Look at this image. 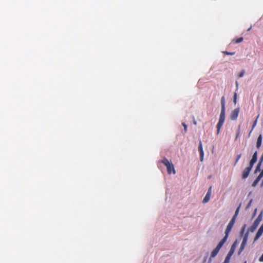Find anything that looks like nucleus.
<instances>
[{"instance_id":"nucleus-1","label":"nucleus","mask_w":263,"mask_h":263,"mask_svg":"<svg viewBox=\"0 0 263 263\" xmlns=\"http://www.w3.org/2000/svg\"><path fill=\"white\" fill-rule=\"evenodd\" d=\"M162 162L165 165L167 168V172L169 174L173 173L175 174L176 173L173 164L170 162L167 159H164Z\"/></svg>"},{"instance_id":"nucleus-2","label":"nucleus","mask_w":263,"mask_h":263,"mask_svg":"<svg viewBox=\"0 0 263 263\" xmlns=\"http://www.w3.org/2000/svg\"><path fill=\"white\" fill-rule=\"evenodd\" d=\"M262 212L259 214L257 218L256 219V220L254 221L253 224L248 229V231H250L251 232H254V231L256 230L259 224L260 223V221L262 220Z\"/></svg>"},{"instance_id":"nucleus-3","label":"nucleus","mask_w":263,"mask_h":263,"mask_svg":"<svg viewBox=\"0 0 263 263\" xmlns=\"http://www.w3.org/2000/svg\"><path fill=\"white\" fill-rule=\"evenodd\" d=\"M235 220L236 218L233 217L230 221L229 222V223H228L225 231L226 236H227L228 237L229 233L231 231L233 227V225L235 222Z\"/></svg>"},{"instance_id":"nucleus-4","label":"nucleus","mask_w":263,"mask_h":263,"mask_svg":"<svg viewBox=\"0 0 263 263\" xmlns=\"http://www.w3.org/2000/svg\"><path fill=\"white\" fill-rule=\"evenodd\" d=\"M239 110L240 109L239 107H238L234 109L231 111L230 116L231 120L235 121L237 119L238 116Z\"/></svg>"},{"instance_id":"nucleus-5","label":"nucleus","mask_w":263,"mask_h":263,"mask_svg":"<svg viewBox=\"0 0 263 263\" xmlns=\"http://www.w3.org/2000/svg\"><path fill=\"white\" fill-rule=\"evenodd\" d=\"M248 236H249V234H248V231L245 234L244 237H243V240L242 241V243L241 244V246L240 247V249H239V254H240L241 251L244 249L245 248V247L247 243V240H248Z\"/></svg>"},{"instance_id":"nucleus-6","label":"nucleus","mask_w":263,"mask_h":263,"mask_svg":"<svg viewBox=\"0 0 263 263\" xmlns=\"http://www.w3.org/2000/svg\"><path fill=\"white\" fill-rule=\"evenodd\" d=\"M235 248H236V243L235 242L231 246V248L228 254H227L225 259L230 261L231 256L234 253Z\"/></svg>"},{"instance_id":"nucleus-7","label":"nucleus","mask_w":263,"mask_h":263,"mask_svg":"<svg viewBox=\"0 0 263 263\" xmlns=\"http://www.w3.org/2000/svg\"><path fill=\"white\" fill-rule=\"evenodd\" d=\"M211 194H212V186H211L209 187L208 191L204 198H203V200L202 201V202L203 203H207L209 201L210 198H211Z\"/></svg>"},{"instance_id":"nucleus-8","label":"nucleus","mask_w":263,"mask_h":263,"mask_svg":"<svg viewBox=\"0 0 263 263\" xmlns=\"http://www.w3.org/2000/svg\"><path fill=\"white\" fill-rule=\"evenodd\" d=\"M227 238H228V236L225 235V236L218 243V244L216 246V248H217L219 250H220L221 248V247H222V246L223 245V244L226 241Z\"/></svg>"},{"instance_id":"nucleus-9","label":"nucleus","mask_w":263,"mask_h":263,"mask_svg":"<svg viewBox=\"0 0 263 263\" xmlns=\"http://www.w3.org/2000/svg\"><path fill=\"white\" fill-rule=\"evenodd\" d=\"M225 121V115H220L219 121L217 123V125H219V126H222L224 122Z\"/></svg>"},{"instance_id":"nucleus-10","label":"nucleus","mask_w":263,"mask_h":263,"mask_svg":"<svg viewBox=\"0 0 263 263\" xmlns=\"http://www.w3.org/2000/svg\"><path fill=\"white\" fill-rule=\"evenodd\" d=\"M261 143H262V136H261V135H260L257 138V142H256V147L257 148H260V147L261 145Z\"/></svg>"},{"instance_id":"nucleus-11","label":"nucleus","mask_w":263,"mask_h":263,"mask_svg":"<svg viewBox=\"0 0 263 263\" xmlns=\"http://www.w3.org/2000/svg\"><path fill=\"white\" fill-rule=\"evenodd\" d=\"M220 250H219L217 248H215L211 252V257H214L219 252Z\"/></svg>"},{"instance_id":"nucleus-12","label":"nucleus","mask_w":263,"mask_h":263,"mask_svg":"<svg viewBox=\"0 0 263 263\" xmlns=\"http://www.w3.org/2000/svg\"><path fill=\"white\" fill-rule=\"evenodd\" d=\"M263 232L258 229L254 238V241L257 240L262 235Z\"/></svg>"},{"instance_id":"nucleus-13","label":"nucleus","mask_w":263,"mask_h":263,"mask_svg":"<svg viewBox=\"0 0 263 263\" xmlns=\"http://www.w3.org/2000/svg\"><path fill=\"white\" fill-rule=\"evenodd\" d=\"M250 172V171L248 170L247 168H245V170L243 171V174H242L243 178H246L249 175Z\"/></svg>"},{"instance_id":"nucleus-14","label":"nucleus","mask_w":263,"mask_h":263,"mask_svg":"<svg viewBox=\"0 0 263 263\" xmlns=\"http://www.w3.org/2000/svg\"><path fill=\"white\" fill-rule=\"evenodd\" d=\"M257 152L256 151L254 152L251 161L255 163L257 161Z\"/></svg>"},{"instance_id":"nucleus-15","label":"nucleus","mask_w":263,"mask_h":263,"mask_svg":"<svg viewBox=\"0 0 263 263\" xmlns=\"http://www.w3.org/2000/svg\"><path fill=\"white\" fill-rule=\"evenodd\" d=\"M260 179H261V178H260L259 176H258V177L256 178V179L255 180V181L253 182V183H252V186H253V187L256 186V185L257 184V183H258V182L260 181Z\"/></svg>"},{"instance_id":"nucleus-16","label":"nucleus","mask_w":263,"mask_h":263,"mask_svg":"<svg viewBox=\"0 0 263 263\" xmlns=\"http://www.w3.org/2000/svg\"><path fill=\"white\" fill-rule=\"evenodd\" d=\"M226 114V107L225 105L221 106V111L220 115H225Z\"/></svg>"},{"instance_id":"nucleus-17","label":"nucleus","mask_w":263,"mask_h":263,"mask_svg":"<svg viewBox=\"0 0 263 263\" xmlns=\"http://www.w3.org/2000/svg\"><path fill=\"white\" fill-rule=\"evenodd\" d=\"M240 206H241V204H240L238 206V207L237 208V209L236 210L235 214H234V216H233V217H235L236 218L237 216H238V213L239 212Z\"/></svg>"},{"instance_id":"nucleus-18","label":"nucleus","mask_w":263,"mask_h":263,"mask_svg":"<svg viewBox=\"0 0 263 263\" xmlns=\"http://www.w3.org/2000/svg\"><path fill=\"white\" fill-rule=\"evenodd\" d=\"M254 163H255V162L250 161L249 166L247 167L246 168L248 170H249V171H251V169H252V167H253V166Z\"/></svg>"},{"instance_id":"nucleus-19","label":"nucleus","mask_w":263,"mask_h":263,"mask_svg":"<svg viewBox=\"0 0 263 263\" xmlns=\"http://www.w3.org/2000/svg\"><path fill=\"white\" fill-rule=\"evenodd\" d=\"M254 163H255V162L250 161L249 166L247 167L246 168L248 170H249V171H251V169H252V167H253V166Z\"/></svg>"},{"instance_id":"nucleus-20","label":"nucleus","mask_w":263,"mask_h":263,"mask_svg":"<svg viewBox=\"0 0 263 263\" xmlns=\"http://www.w3.org/2000/svg\"><path fill=\"white\" fill-rule=\"evenodd\" d=\"M254 163H255V162L250 161L249 166L247 167L246 168L248 170H249V171H251V169H252V167H253V166Z\"/></svg>"},{"instance_id":"nucleus-21","label":"nucleus","mask_w":263,"mask_h":263,"mask_svg":"<svg viewBox=\"0 0 263 263\" xmlns=\"http://www.w3.org/2000/svg\"><path fill=\"white\" fill-rule=\"evenodd\" d=\"M254 163H255V162L250 161L249 166L247 167L246 168L248 170H249V171H251V169H252V167H253V166Z\"/></svg>"},{"instance_id":"nucleus-22","label":"nucleus","mask_w":263,"mask_h":263,"mask_svg":"<svg viewBox=\"0 0 263 263\" xmlns=\"http://www.w3.org/2000/svg\"><path fill=\"white\" fill-rule=\"evenodd\" d=\"M199 154H200V160L201 162H202L203 160V157H204L203 151L199 152Z\"/></svg>"},{"instance_id":"nucleus-23","label":"nucleus","mask_w":263,"mask_h":263,"mask_svg":"<svg viewBox=\"0 0 263 263\" xmlns=\"http://www.w3.org/2000/svg\"><path fill=\"white\" fill-rule=\"evenodd\" d=\"M245 72V69H242V70L240 71V72L239 73V74H238V77H239V78H242V77H243V76H244Z\"/></svg>"},{"instance_id":"nucleus-24","label":"nucleus","mask_w":263,"mask_h":263,"mask_svg":"<svg viewBox=\"0 0 263 263\" xmlns=\"http://www.w3.org/2000/svg\"><path fill=\"white\" fill-rule=\"evenodd\" d=\"M258 118H259V115L257 117L256 119H255V120L254 121V122L253 123L252 129H253L254 128V127L256 126Z\"/></svg>"},{"instance_id":"nucleus-25","label":"nucleus","mask_w":263,"mask_h":263,"mask_svg":"<svg viewBox=\"0 0 263 263\" xmlns=\"http://www.w3.org/2000/svg\"><path fill=\"white\" fill-rule=\"evenodd\" d=\"M226 101L224 97H222L221 99V106L225 105Z\"/></svg>"},{"instance_id":"nucleus-26","label":"nucleus","mask_w":263,"mask_h":263,"mask_svg":"<svg viewBox=\"0 0 263 263\" xmlns=\"http://www.w3.org/2000/svg\"><path fill=\"white\" fill-rule=\"evenodd\" d=\"M198 151H199V152L203 151V148H202V142L201 141L199 142V146H198Z\"/></svg>"},{"instance_id":"nucleus-27","label":"nucleus","mask_w":263,"mask_h":263,"mask_svg":"<svg viewBox=\"0 0 263 263\" xmlns=\"http://www.w3.org/2000/svg\"><path fill=\"white\" fill-rule=\"evenodd\" d=\"M233 102L235 104H236L237 103V94L236 92L234 93V95Z\"/></svg>"},{"instance_id":"nucleus-28","label":"nucleus","mask_w":263,"mask_h":263,"mask_svg":"<svg viewBox=\"0 0 263 263\" xmlns=\"http://www.w3.org/2000/svg\"><path fill=\"white\" fill-rule=\"evenodd\" d=\"M252 202V199H251L246 208V209L247 210H248L249 208L251 206Z\"/></svg>"},{"instance_id":"nucleus-29","label":"nucleus","mask_w":263,"mask_h":263,"mask_svg":"<svg viewBox=\"0 0 263 263\" xmlns=\"http://www.w3.org/2000/svg\"><path fill=\"white\" fill-rule=\"evenodd\" d=\"M243 40V38L242 37H239L238 39H237L236 41H235V42L236 43H240Z\"/></svg>"},{"instance_id":"nucleus-30","label":"nucleus","mask_w":263,"mask_h":263,"mask_svg":"<svg viewBox=\"0 0 263 263\" xmlns=\"http://www.w3.org/2000/svg\"><path fill=\"white\" fill-rule=\"evenodd\" d=\"M222 126H219V125H216V128H217V134H219V133H220V128H221Z\"/></svg>"},{"instance_id":"nucleus-31","label":"nucleus","mask_w":263,"mask_h":263,"mask_svg":"<svg viewBox=\"0 0 263 263\" xmlns=\"http://www.w3.org/2000/svg\"><path fill=\"white\" fill-rule=\"evenodd\" d=\"M182 124L184 127V132L186 133L187 132V125L185 124L184 123H182Z\"/></svg>"},{"instance_id":"nucleus-32","label":"nucleus","mask_w":263,"mask_h":263,"mask_svg":"<svg viewBox=\"0 0 263 263\" xmlns=\"http://www.w3.org/2000/svg\"><path fill=\"white\" fill-rule=\"evenodd\" d=\"M223 53L224 54H226L227 55H234L235 52H227V51H224L223 52Z\"/></svg>"},{"instance_id":"nucleus-33","label":"nucleus","mask_w":263,"mask_h":263,"mask_svg":"<svg viewBox=\"0 0 263 263\" xmlns=\"http://www.w3.org/2000/svg\"><path fill=\"white\" fill-rule=\"evenodd\" d=\"M239 133H240V127L239 126L238 129H237V131L236 139L238 137Z\"/></svg>"},{"instance_id":"nucleus-34","label":"nucleus","mask_w":263,"mask_h":263,"mask_svg":"<svg viewBox=\"0 0 263 263\" xmlns=\"http://www.w3.org/2000/svg\"><path fill=\"white\" fill-rule=\"evenodd\" d=\"M240 157H241V155L240 154L237 156L235 163L237 162V161L239 160Z\"/></svg>"},{"instance_id":"nucleus-35","label":"nucleus","mask_w":263,"mask_h":263,"mask_svg":"<svg viewBox=\"0 0 263 263\" xmlns=\"http://www.w3.org/2000/svg\"><path fill=\"white\" fill-rule=\"evenodd\" d=\"M259 261L260 262H263V254L261 255V257L259 258Z\"/></svg>"},{"instance_id":"nucleus-36","label":"nucleus","mask_w":263,"mask_h":263,"mask_svg":"<svg viewBox=\"0 0 263 263\" xmlns=\"http://www.w3.org/2000/svg\"><path fill=\"white\" fill-rule=\"evenodd\" d=\"M245 228H246V225H244L242 228V230H241V233H242L245 229Z\"/></svg>"},{"instance_id":"nucleus-37","label":"nucleus","mask_w":263,"mask_h":263,"mask_svg":"<svg viewBox=\"0 0 263 263\" xmlns=\"http://www.w3.org/2000/svg\"><path fill=\"white\" fill-rule=\"evenodd\" d=\"M259 230H260V231H261L262 232H263V223L261 224V226H260V227L259 228Z\"/></svg>"},{"instance_id":"nucleus-38","label":"nucleus","mask_w":263,"mask_h":263,"mask_svg":"<svg viewBox=\"0 0 263 263\" xmlns=\"http://www.w3.org/2000/svg\"><path fill=\"white\" fill-rule=\"evenodd\" d=\"M256 212H257V209H256L255 210H254V213H253V216H255L256 214Z\"/></svg>"},{"instance_id":"nucleus-39","label":"nucleus","mask_w":263,"mask_h":263,"mask_svg":"<svg viewBox=\"0 0 263 263\" xmlns=\"http://www.w3.org/2000/svg\"><path fill=\"white\" fill-rule=\"evenodd\" d=\"M193 123L194 125H197V121L195 119L193 120Z\"/></svg>"},{"instance_id":"nucleus-40","label":"nucleus","mask_w":263,"mask_h":263,"mask_svg":"<svg viewBox=\"0 0 263 263\" xmlns=\"http://www.w3.org/2000/svg\"><path fill=\"white\" fill-rule=\"evenodd\" d=\"M230 261L224 259L223 263H229Z\"/></svg>"},{"instance_id":"nucleus-41","label":"nucleus","mask_w":263,"mask_h":263,"mask_svg":"<svg viewBox=\"0 0 263 263\" xmlns=\"http://www.w3.org/2000/svg\"><path fill=\"white\" fill-rule=\"evenodd\" d=\"M235 84H236V87L237 88H238V82H235Z\"/></svg>"},{"instance_id":"nucleus-42","label":"nucleus","mask_w":263,"mask_h":263,"mask_svg":"<svg viewBox=\"0 0 263 263\" xmlns=\"http://www.w3.org/2000/svg\"><path fill=\"white\" fill-rule=\"evenodd\" d=\"M260 164V163H258V164L256 170H257V169H259V167Z\"/></svg>"},{"instance_id":"nucleus-43","label":"nucleus","mask_w":263,"mask_h":263,"mask_svg":"<svg viewBox=\"0 0 263 263\" xmlns=\"http://www.w3.org/2000/svg\"><path fill=\"white\" fill-rule=\"evenodd\" d=\"M261 186H263V179H262V181L261 183Z\"/></svg>"},{"instance_id":"nucleus-44","label":"nucleus","mask_w":263,"mask_h":263,"mask_svg":"<svg viewBox=\"0 0 263 263\" xmlns=\"http://www.w3.org/2000/svg\"><path fill=\"white\" fill-rule=\"evenodd\" d=\"M251 28V27H250L249 28H248V31L250 30Z\"/></svg>"},{"instance_id":"nucleus-45","label":"nucleus","mask_w":263,"mask_h":263,"mask_svg":"<svg viewBox=\"0 0 263 263\" xmlns=\"http://www.w3.org/2000/svg\"><path fill=\"white\" fill-rule=\"evenodd\" d=\"M253 129H252V128L251 129V130H250V133H251V132L253 131Z\"/></svg>"},{"instance_id":"nucleus-46","label":"nucleus","mask_w":263,"mask_h":263,"mask_svg":"<svg viewBox=\"0 0 263 263\" xmlns=\"http://www.w3.org/2000/svg\"><path fill=\"white\" fill-rule=\"evenodd\" d=\"M250 135H251V133H249V137H250Z\"/></svg>"},{"instance_id":"nucleus-47","label":"nucleus","mask_w":263,"mask_h":263,"mask_svg":"<svg viewBox=\"0 0 263 263\" xmlns=\"http://www.w3.org/2000/svg\"><path fill=\"white\" fill-rule=\"evenodd\" d=\"M250 135H251V133H249V137H250Z\"/></svg>"},{"instance_id":"nucleus-48","label":"nucleus","mask_w":263,"mask_h":263,"mask_svg":"<svg viewBox=\"0 0 263 263\" xmlns=\"http://www.w3.org/2000/svg\"><path fill=\"white\" fill-rule=\"evenodd\" d=\"M244 263H247V261H245Z\"/></svg>"}]
</instances>
